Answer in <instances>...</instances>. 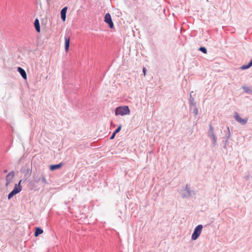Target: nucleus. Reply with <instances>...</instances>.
I'll list each match as a JSON object with an SVG mask.
<instances>
[{"mask_svg":"<svg viewBox=\"0 0 252 252\" xmlns=\"http://www.w3.org/2000/svg\"><path fill=\"white\" fill-rule=\"evenodd\" d=\"M116 115L124 116L128 115L130 113V110L127 106H122L118 107L115 110Z\"/></svg>","mask_w":252,"mask_h":252,"instance_id":"nucleus-1","label":"nucleus"},{"mask_svg":"<svg viewBox=\"0 0 252 252\" xmlns=\"http://www.w3.org/2000/svg\"><path fill=\"white\" fill-rule=\"evenodd\" d=\"M22 189V187L21 185H20V184H15L14 189L12 191H11L8 195V199H11L13 196L17 194V193H19Z\"/></svg>","mask_w":252,"mask_h":252,"instance_id":"nucleus-2","label":"nucleus"},{"mask_svg":"<svg viewBox=\"0 0 252 252\" xmlns=\"http://www.w3.org/2000/svg\"><path fill=\"white\" fill-rule=\"evenodd\" d=\"M203 228V226L201 224L197 225L192 234L191 239L193 240H196L200 235Z\"/></svg>","mask_w":252,"mask_h":252,"instance_id":"nucleus-3","label":"nucleus"},{"mask_svg":"<svg viewBox=\"0 0 252 252\" xmlns=\"http://www.w3.org/2000/svg\"><path fill=\"white\" fill-rule=\"evenodd\" d=\"M14 177V172L12 171L10 172L6 176V183L5 186L8 187L10 186H11V184L13 183V178Z\"/></svg>","mask_w":252,"mask_h":252,"instance_id":"nucleus-4","label":"nucleus"},{"mask_svg":"<svg viewBox=\"0 0 252 252\" xmlns=\"http://www.w3.org/2000/svg\"><path fill=\"white\" fill-rule=\"evenodd\" d=\"M104 21L109 25L110 28L112 29L114 28V24L109 13H107L105 14L104 17Z\"/></svg>","mask_w":252,"mask_h":252,"instance_id":"nucleus-5","label":"nucleus"},{"mask_svg":"<svg viewBox=\"0 0 252 252\" xmlns=\"http://www.w3.org/2000/svg\"><path fill=\"white\" fill-rule=\"evenodd\" d=\"M235 119L237 122H238L242 125H245L248 121V118H245V119L241 118L239 116L238 114L236 112L235 113Z\"/></svg>","mask_w":252,"mask_h":252,"instance_id":"nucleus-6","label":"nucleus"},{"mask_svg":"<svg viewBox=\"0 0 252 252\" xmlns=\"http://www.w3.org/2000/svg\"><path fill=\"white\" fill-rule=\"evenodd\" d=\"M67 9V7H64L61 10V18L63 21H65L66 13Z\"/></svg>","mask_w":252,"mask_h":252,"instance_id":"nucleus-7","label":"nucleus"},{"mask_svg":"<svg viewBox=\"0 0 252 252\" xmlns=\"http://www.w3.org/2000/svg\"><path fill=\"white\" fill-rule=\"evenodd\" d=\"M18 71L20 73L22 77L26 80L27 79V74L26 71L22 68L18 67L17 69Z\"/></svg>","mask_w":252,"mask_h":252,"instance_id":"nucleus-8","label":"nucleus"},{"mask_svg":"<svg viewBox=\"0 0 252 252\" xmlns=\"http://www.w3.org/2000/svg\"><path fill=\"white\" fill-rule=\"evenodd\" d=\"M63 166V163H60L58 164L55 165H51L50 166V169L52 171H54L55 170L60 169Z\"/></svg>","mask_w":252,"mask_h":252,"instance_id":"nucleus-9","label":"nucleus"},{"mask_svg":"<svg viewBox=\"0 0 252 252\" xmlns=\"http://www.w3.org/2000/svg\"><path fill=\"white\" fill-rule=\"evenodd\" d=\"M70 43V38L66 37H65V50L66 52H67L69 50Z\"/></svg>","mask_w":252,"mask_h":252,"instance_id":"nucleus-10","label":"nucleus"},{"mask_svg":"<svg viewBox=\"0 0 252 252\" xmlns=\"http://www.w3.org/2000/svg\"><path fill=\"white\" fill-rule=\"evenodd\" d=\"M34 27H35V28L36 29V31L38 32H39L40 31V24H39V20L37 19H35V20L34 21Z\"/></svg>","mask_w":252,"mask_h":252,"instance_id":"nucleus-11","label":"nucleus"},{"mask_svg":"<svg viewBox=\"0 0 252 252\" xmlns=\"http://www.w3.org/2000/svg\"><path fill=\"white\" fill-rule=\"evenodd\" d=\"M43 230L39 227H37L35 229V231L34 233L35 236H37L39 235L42 234L43 233Z\"/></svg>","mask_w":252,"mask_h":252,"instance_id":"nucleus-12","label":"nucleus"},{"mask_svg":"<svg viewBox=\"0 0 252 252\" xmlns=\"http://www.w3.org/2000/svg\"><path fill=\"white\" fill-rule=\"evenodd\" d=\"M252 66V60L251 61L250 63L248 65H243L241 67V69L242 70L247 69L249 68Z\"/></svg>","mask_w":252,"mask_h":252,"instance_id":"nucleus-13","label":"nucleus"},{"mask_svg":"<svg viewBox=\"0 0 252 252\" xmlns=\"http://www.w3.org/2000/svg\"><path fill=\"white\" fill-rule=\"evenodd\" d=\"M199 50L200 51H201V52H202L204 54L207 53V50L205 47H200V48H199Z\"/></svg>","mask_w":252,"mask_h":252,"instance_id":"nucleus-14","label":"nucleus"},{"mask_svg":"<svg viewBox=\"0 0 252 252\" xmlns=\"http://www.w3.org/2000/svg\"><path fill=\"white\" fill-rule=\"evenodd\" d=\"M121 127H122V126L121 125H120L116 129V130L115 131V132H114V133H115L116 134L118 133L121 129Z\"/></svg>","mask_w":252,"mask_h":252,"instance_id":"nucleus-15","label":"nucleus"},{"mask_svg":"<svg viewBox=\"0 0 252 252\" xmlns=\"http://www.w3.org/2000/svg\"><path fill=\"white\" fill-rule=\"evenodd\" d=\"M116 135V133L113 132V133L112 134V135H111V136L110 137V139H113L115 137V136Z\"/></svg>","mask_w":252,"mask_h":252,"instance_id":"nucleus-16","label":"nucleus"},{"mask_svg":"<svg viewBox=\"0 0 252 252\" xmlns=\"http://www.w3.org/2000/svg\"><path fill=\"white\" fill-rule=\"evenodd\" d=\"M143 73H144V75L145 76L146 75V69L145 67H144L143 68Z\"/></svg>","mask_w":252,"mask_h":252,"instance_id":"nucleus-17","label":"nucleus"},{"mask_svg":"<svg viewBox=\"0 0 252 252\" xmlns=\"http://www.w3.org/2000/svg\"><path fill=\"white\" fill-rule=\"evenodd\" d=\"M21 182H22V180H21L19 181V182L18 184H20V185H21Z\"/></svg>","mask_w":252,"mask_h":252,"instance_id":"nucleus-18","label":"nucleus"}]
</instances>
